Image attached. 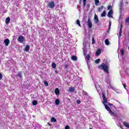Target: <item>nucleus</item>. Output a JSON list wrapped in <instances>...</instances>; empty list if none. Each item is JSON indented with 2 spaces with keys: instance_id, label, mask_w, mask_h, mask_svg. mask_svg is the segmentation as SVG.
<instances>
[{
  "instance_id": "nucleus-34",
  "label": "nucleus",
  "mask_w": 129,
  "mask_h": 129,
  "mask_svg": "<svg viewBox=\"0 0 129 129\" xmlns=\"http://www.w3.org/2000/svg\"><path fill=\"white\" fill-rule=\"evenodd\" d=\"M87 0H83V4H84V7H85L86 6V2Z\"/></svg>"
},
{
  "instance_id": "nucleus-18",
  "label": "nucleus",
  "mask_w": 129,
  "mask_h": 129,
  "mask_svg": "<svg viewBox=\"0 0 129 129\" xmlns=\"http://www.w3.org/2000/svg\"><path fill=\"white\" fill-rule=\"evenodd\" d=\"M74 90H75V89H74L73 87H71L69 88L70 92H74Z\"/></svg>"
},
{
  "instance_id": "nucleus-16",
  "label": "nucleus",
  "mask_w": 129,
  "mask_h": 129,
  "mask_svg": "<svg viewBox=\"0 0 129 129\" xmlns=\"http://www.w3.org/2000/svg\"><path fill=\"white\" fill-rule=\"evenodd\" d=\"M55 104L56 105H58V104L60 103V100L58 99H56L55 100Z\"/></svg>"
},
{
  "instance_id": "nucleus-13",
  "label": "nucleus",
  "mask_w": 129,
  "mask_h": 129,
  "mask_svg": "<svg viewBox=\"0 0 129 129\" xmlns=\"http://www.w3.org/2000/svg\"><path fill=\"white\" fill-rule=\"evenodd\" d=\"M30 50V46L29 45H27L25 48V51L26 52H28Z\"/></svg>"
},
{
  "instance_id": "nucleus-40",
  "label": "nucleus",
  "mask_w": 129,
  "mask_h": 129,
  "mask_svg": "<svg viewBox=\"0 0 129 129\" xmlns=\"http://www.w3.org/2000/svg\"><path fill=\"white\" fill-rule=\"evenodd\" d=\"M64 129H70V127L69 126V125H67L66 126Z\"/></svg>"
},
{
  "instance_id": "nucleus-30",
  "label": "nucleus",
  "mask_w": 129,
  "mask_h": 129,
  "mask_svg": "<svg viewBox=\"0 0 129 129\" xmlns=\"http://www.w3.org/2000/svg\"><path fill=\"white\" fill-rule=\"evenodd\" d=\"M99 62H100V59L99 58L96 59L95 61V62L96 63V64H98V63H99Z\"/></svg>"
},
{
  "instance_id": "nucleus-4",
  "label": "nucleus",
  "mask_w": 129,
  "mask_h": 129,
  "mask_svg": "<svg viewBox=\"0 0 129 129\" xmlns=\"http://www.w3.org/2000/svg\"><path fill=\"white\" fill-rule=\"evenodd\" d=\"M87 26L89 29L92 28V22H91V20L90 19V17H89L88 18Z\"/></svg>"
},
{
  "instance_id": "nucleus-3",
  "label": "nucleus",
  "mask_w": 129,
  "mask_h": 129,
  "mask_svg": "<svg viewBox=\"0 0 129 129\" xmlns=\"http://www.w3.org/2000/svg\"><path fill=\"white\" fill-rule=\"evenodd\" d=\"M47 7L49 8V9H54L55 7V2L53 1L49 2L47 4Z\"/></svg>"
},
{
  "instance_id": "nucleus-35",
  "label": "nucleus",
  "mask_w": 129,
  "mask_h": 129,
  "mask_svg": "<svg viewBox=\"0 0 129 129\" xmlns=\"http://www.w3.org/2000/svg\"><path fill=\"white\" fill-rule=\"evenodd\" d=\"M95 41L94 40V38L93 37L92 39V44H95Z\"/></svg>"
},
{
  "instance_id": "nucleus-48",
  "label": "nucleus",
  "mask_w": 129,
  "mask_h": 129,
  "mask_svg": "<svg viewBox=\"0 0 129 129\" xmlns=\"http://www.w3.org/2000/svg\"><path fill=\"white\" fill-rule=\"evenodd\" d=\"M48 125H51V124L50 123H48Z\"/></svg>"
},
{
  "instance_id": "nucleus-37",
  "label": "nucleus",
  "mask_w": 129,
  "mask_h": 129,
  "mask_svg": "<svg viewBox=\"0 0 129 129\" xmlns=\"http://www.w3.org/2000/svg\"><path fill=\"white\" fill-rule=\"evenodd\" d=\"M77 103L78 104H80L81 103V101H80V100H77Z\"/></svg>"
},
{
  "instance_id": "nucleus-10",
  "label": "nucleus",
  "mask_w": 129,
  "mask_h": 129,
  "mask_svg": "<svg viewBox=\"0 0 129 129\" xmlns=\"http://www.w3.org/2000/svg\"><path fill=\"white\" fill-rule=\"evenodd\" d=\"M54 93L56 94V95H59V94H60V90L58 88L55 89Z\"/></svg>"
},
{
  "instance_id": "nucleus-22",
  "label": "nucleus",
  "mask_w": 129,
  "mask_h": 129,
  "mask_svg": "<svg viewBox=\"0 0 129 129\" xmlns=\"http://www.w3.org/2000/svg\"><path fill=\"white\" fill-rule=\"evenodd\" d=\"M106 16V12L104 11L103 13L101 14V17H105Z\"/></svg>"
},
{
  "instance_id": "nucleus-47",
  "label": "nucleus",
  "mask_w": 129,
  "mask_h": 129,
  "mask_svg": "<svg viewBox=\"0 0 129 129\" xmlns=\"http://www.w3.org/2000/svg\"><path fill=\"white\" fill-rule=\"evenodd\" d=\"M120 127L121 129H123V128L122 126H120Z\"/></svg>"
},
{
  "instance_id": "nucleus-19",
  "label": "nucleus",
  "mask_w": 129,
  "mask_h": 129,
  "mask_svg": "<svg viewBox=\"0 0 129 129\" xmlns=\"http://www.w3.org/2000/svg\"><path fill=\"white\" fill-rule=\"evenodd\" d=\"M105 45H109V41L108 40V39H106L105 40Z\"/></svg>"
},
{
  "instance_id": "nucleus-25",
  "label": "nucleus",
  "mask_w": 129,
  "mask_h": 129,
  "mask_svg": "<svg viewBox=\"0 0 129 129\" xmlns=\"http://www.w3.org/2000/svg\"><path fill=\"white\" fill-rule=\"evenodd\" d=\"M86 59H87V61H89V60L90 59V54H88L87 55Z\"/></svg>"
},
{
  "instance_id": "nucleus-9",
  "label": "nucleus",
  "mask_w": 129,
  "mask_h": 129,
  "mask_svg": "<svg viewBox=\"0 0 129 129\" xmlns=\"http://www.w3.org/2000/svg\"><path fill=\"white\" fill-rule=\"evenodd\" d=\"M4 43H5L6 46H8L10 45V39H6L4 40Z\"/></svg>"
},
{
  "instance_id": "nucleus-20",
  "label": "nucleus",
  "mask_w": 129,
  "mask_h": 129,
  "mask_svg": "<svg viewBox=\"0 0 129 129\" xmlns=\"http://www.w3.org/2000/svg\"><path fill=\"white\" fill-rule=\"evenodd\" d=\"M56 63H55V62H52L51 64V67H52L53 68V69H55V68H56Z\"/></svg>"
},
{
  "instance_id": "nucleus-15",
  "label": "nucleus",
  "mask_w": 129,
  "mask_h": 129,
  "mask_svg": "<svg viewBox=\"0 0 129 129\" xmlns=\"http://www.w3.org/2000/svg\"><path fill=\"white\" fill-rule=\"evenodd\" d=\"M71 58L72 60H73V61H76V60H77V57L75 55H73Z\"/></svg>"
},
{
  "instance_id": "nucleus-2",
  "label": "nucleus",
  "mask_w": 129,
  "mask_h": 129,
  "mask_svg": "<svg viewBox=\"0 0 129 129\" xmlns=\"http://www.w3.org/2000/svg\"><path fill=\"white\" fill-rule=\"evenodd\" d=\"M98 68L101 70H103L104 72L107 73V74L109 73V65L107 64L102 63V64L98 66Z\"/></svg>"
},
{
  "instance_id": "nucleus-49",
  "label": "nucleus",
  "mask_w": 129,
  "mask_h": 129,
  "mask_svg": "<svg viewBox=\"0 0 129 129\" xmlns=\"http://www.w3.org/2000/svg\"><path fill=\"white\" fill-rule=\"evenodd\" d=\"M128 49H129V46L128 47Z\"/></svg>"
},
{
  "instance_id": "nucleus-32",
  "label": "nucleus",
  "mask_w": 129,
  "mask_h": 129,
  "mask_svg": "<svg viewBox=\"0 0 129 129\" xmlns=\"http://www.w3.org/2000/svg\"><path fill=\"white\" fill-rule=\"evenodd\" d=\"M121 34H122V30H120L119 32V37H121Z\"/></svg>"
},
{
  "instance_id": "nucleus-31",
  "label": "nucleus",
  "mask_w": 129,
  "mask_h": 129,
  "mask_svg": "<svg viewBox=\"0 0 129 129\" xmlns=\"http://www.w3.org/2000/svg\"><path fill=\"white\" fill-rule=\"evenodd\" d=\"M44 84L45 86H48V85H49V84L48 83V82H47V81H44Z\"/></svg>"
},
{
  "instance_id": "nucleus-11",
  "label": "nucleus",
  "mask_w": 129,
  "mask_h": 129,
  "mask_svg": "<svg viewBox=\"0 0 129 129\" xmlns=\"http://www.w3.org/2000/svg\"><path fill=\"white\" fill-rule=\"evenodd\" d=\"M100 53H101V50H100V49H98V50L96 51L95 55H96V56H99V54H100Z\"/></svg>"
},
{
  "instance_id": "nucleus-39",
  "label": "nucleus",
  "mask_w": 129,
  "mask_h": 129,
  "mask_svg": "<svg viewBox=\"0 0 129 129\" xmlns=\"http://www.w3.org/2000/svg\"><path fill=\"white\" fill-rule=\"evenodd\" d=\"M111 9V6H110V5L108 6V7H107V9H108V10H110Z\"/></svg>"
},
{
  "instance_id": "nucleus-44",
  "label": "nucleus",
  "mask_w": 129,
  "mask_h": 129,
  "mask_svg": "<svg viewBox=\"0 0 129 129\" xmlns=\"http://www.w3.org/2000/svg\"><path fill=\"white\" fill-rule=\"evenodd\" d=\"M127 5H128V2L126 1L125 2V6H127Z\"/></svg>"
},
{
  "instance_id": "nucleus-26",
  "label": "nucleus",
  "mask_w": 129,
  "mask_h": 129,
  "mask_svg": "<svg viewBox=\"0 0 129 129\" xmlns=\"http://www.w3.org/2000/svg\"><path fill=\"white\" fill-rule=\"evenodd\" d=\"M76 23L77 25H78V26H79V27H81V24H80V21H79V20H77Z\"/></svg>"
},
{
  "instance_id": "nucleus-27",
  "label": "nucleus",
  "mask_w": 129,
  "mask_h": 129,
  "mask_svg": "<svg viewBox=\"0 0 129 129\" xmlns=\"http://www.w3.org/2000/svg\"><path fill=\"white\" fill-rule=\"evenodd\" d=\"M82 94H83V95H85L86 96H87V95H88V94L87 93V92H85L84 91H83L82 92Z\"/></svg>"
},
{
  "instance_id": "nucleus-43",
  "label": "nucleus",
  "mask_w": 129,
  "mask_h": 129,
  "mask_svg": "<svg viewBox=\"0 0 129 129\" xmlns=\"http://www.w3.org/2000/svg\"><path fill=\"white\" fill-rule=\"evenodd\" d=\"M86 51H85V50H84V55L85 56L86 55Z\"/></svg>"
},
{
  "instance_id": "nucleus-8",
  "label": "nucleus",
  "mask_w": 129,
  "mask_h": 129,
  "mask_svg": "<svg viewBox=\"0 0 129 129\" xmlns=\"http://www.w3.org/2000/svg\"><path fill=\"white\" fill-rule=\"evenodd\" d=\"M123 5V0H121L119 5L120 11H122Z\"/></svg>"
},
{
  "instance_id": "nucleus-6",
  "label": "nucleus",
  "mask_w": 129,
  "mask_h": 129,
  "mask_svg": "<svg viewBox=\"0 0 129 129\" xmlns=\"http://www.w3.org/2000/svg\"><path fill=\"white\" fill-rule=\"evenodd\" d=\"M112 15H113V11L112 10H110L109 12H108L107 16L108 18H112Z\"/></svg>"
},
{
  "instance_id": "nucleus-23",
  "label": "nucleus",
  "mask_w": 129,
  "mask_h": 129,
  "mask_svg": "<svg viewBox=\"0 0 129 129\" xmlns=\"http://www.w3.org/2000/svg\"><path fill=\"white\" fill-rule=\"evenodd\" d=\"M111 27V21H110V20L109 21V27L108 28V30H109V31H110V28Z\"/></svg>"
},
{
  "instance_id": "nucleus-33",
  "label": "nucleus",
  "mask_w": 129,
  "mask_h": 129,
  "mask_svg": "<svg viewBox=\"0 0 129 129\" xmlns=\"http://www.w3.org/2000/svg\"><path fill=\"white\" fill-rule=\"evenodd\" d=\"M64 67L65 69H67L69 67V65L68 64H66L64 65Z\"/></svg>"
},
{
  "instance_id": "nucleus-46",
  "label": "nucleus",
  "mask_w": 129,
  "mask_h": 129,
  "mask_svg": "<svg viewBox=\"0 0 129 129\" xmlns=\"http://www.w3.org/2000/svg\"><path fill=\"white\" fill-rule=\"evenodd\" d=\"M109 31H110L109 30H108V31H107V33H109Z\"/></svg>"
},
{
  "instance_id": "nucleus-5",
  "label": "nucleus",
  "mask_w": 129,
  "mask_h": 129,
  "mask_svg": "<svg viewBox=\"0 0 129 129\" xmlns=\"http://www.w3.org/2000/svg\"><path fill=\"white\" fill-rule=\"evenodd\" d=\"M24 40H25V38L24 37V36H23V35L19 36L18 39V41L19 42H24Z\"/></svg>"
},
{
  "instance_id": "nucleus-29",
  "label": "nucleus",
  "mask_w": 129,
  "mask_h": 129,
  "mask_svg": "<svg viewBox=\"0 0 129 129\" xmlns=\"http://www.w3.org/2000/svg\"><path fill=\"white\" fill-rule=\"evenodd\" d=\"M120 53H121V56H123V55H124V50H123V49H121Z\"/></svg>"
},
{
  "instance_id": "nucleus-14",
  "label": "nucleus",
  "mask_w": 129,
  "mask_h": 129,
  "mask_svg": "<svg viewBox=\"0 0 129 129\" xmlns=\"http://www.w3.org/2000/svg\"><path fill=\"white\" fill-rule=\"evenodd\" d=\"M123 124L124 126H125V127L129 128V123L127 122H123Z\"/></svg>"
},
{
  "instance_id": "nucleus-1",
  "label": "nucleus",
  "mask_w": 129,
  "mask_h": 129,
  "mask_svg": "<svg viewBox=\"0 0 129 129\" xmlns=\"http://www.w3.org/2000/svg\"><path fill=\"white\" fill-rule=\"evenodd\" d=\"M102 95L103 98L102 103L104 104L106 109L108 111H109V113H110V115H112V116H117V114L115 112H113V111H112L110 109V108H109V107L107 106V104H108L109 105H112V106H114V108H116L115 107V106H113L112 104L107 102V99L105 97V95L104 94V93H102ZM106 103H107V104H106Z\"/></svg>"
},
{
  "instance_id": "nucleus-28",
  "label": "nucleus",
  "mask_w": 129,
  "mask_h": 129,
  "mask_svg": "<svg viewBox=\"0 0 129 129\" xmlns=\"http://www.w3.org/2000/svg\"><path fill=\"white\" fill-rule=\"evenodd\" d=\"M99 4V0H95V4L96 6H98V4Z\"/></svg>"
},
{
  "instance_id": "nucleus-36",
  "label": "nucleus",
  "mask_w": 129,
  "mask_h": 129,
  "mask_svg": "<svg viewBox=\"0 0 129 129\" xmlns=\"http://www.w3.org/2000/svg\"><path fill=\"white\" fill-rule=\"evenodd\" d=\"M125 23H129V16L128 18L126 19V20H125Z\"/></svg>"
},
{
  "instance_id": "nucleus-21",
  "label": "nucleus",
  "mask_w": 129,
  "mask_h": 129,
  "mask_svg": "<svg viewBox=\"0 0 129 129\" xmlns=\"http://www.w3.org/2000/svg\"><path fill=\"white\" fill-rule=\"evenodd\" d=\"M18 77H19V78H23V76H22V72H19L18 73Z\"/></svg>"
},
{
  "instance_id": "nucleus-12",
  "label": "nucleus",
  "mask_w": 129,
  "mask_h": 129,
  "mask_svg": "<svg viewBox=\"0 0 129 129\" xmlns=\"http://www.w3.org/2000/svg\"><path fill=\"white\" fill-rule=\"evenodd\" d=\"M10 21H11L10 17H7L5 20L6 24H10Z\"/></svg>"
},
{
  "instance_id": "nucleus-42",
  "label": "nucleus",
  "mask_w": 129,
  "mask_h": 129,
  "mask_svg": "<svg viewBox=\"0 0 129 129\" xmlns=\"http://www.w3.org/2000/svg\"><path fill=\"white\" fill-rule=\"evenodd\" d=\"M3 79V75H2L1 73H0V80H2Z\"/></svg>"
},
{
  "instance_id": "nucleus-17",
  "label": "nucleus",
  "mask_w": 129,
  "mask_h": 129,
  "mask_svg": "<svg viewBox=\"0 0 129 129\" xmlns=\"http://www.w3.org/2000/svg\"><path fill=\"white\" fill-rule=\"evenodd\" d=\"M51 120L52 122H56V121H57V120L56 119V118H55V117H52L51 118Z\"/></svg>"
},
{
  "instance_id": "nucleus-7",
  "label": "nucleus",
  "mask_w": 129,
  "mask_h": 129,
  "mask_svg": "<svg viewBox=\"0 0 129 129\" xmlns=\"http://www.w3.org/2000/svg\"><path fill=\"white\" fill-rule=\"evenodd\" d=\"M94 22L95 24H98V23L99 22L98 17H97V15H96V14H95L94 16Z\"/></svg>"
},
{
  "instance_id": "nucleus-45",
  "label": "nucleus",
  "mask_w": 129,
  "mask_h": 129,
  "mask_svg": "<svg viewBox=\"0 0 129 129\" xmlns=\"http://www.w3.org/2000/svg\"><path fill=\"white\" fill-rule=\"evenodd\" d=\"M123 87H124V88H125V87H126L125 84H123Z\"/></svg>"
},
{
  "instance_id": "nucleus-41",
  "label": "nucleus",
  "mask_w": 129,
  "mask_h": 129,
  "mask_svg": "<svg viewBox=\"0 0 129 129\" xmlns=\"http://www.w3.org/2000/svg\"><path fill=\"white\" fill-rule=\"evenodd\" d=\"M122 27H123V26H122V24H121L120 25V30H122Z\"/></svg>"
},
{
  "instance_id": "nucleus-38",
  "label": "nucleus",
  "mask_w": 129,
  "mask_h": 129,
  "mask_svg": "<svg viewBox=\"0 0 129 129\" xmlns=\"http://www.w3.org/2000/svg\"><path fill=\"white\" fill-rule=\"evenodd\" d=\"M102 9H103V6H102L101 8H99L98 9V12H100L101 11Z\"/></svg>"
},
{
  "instance_id": "nucleus-24",
  "label": "nucleus",
  "mask_w": 129,
  "mask_h": 129,
  "mask_svg": "<svg viewBox=\"0 0 129 129\" xmlns=\"http://www.w3.org/2000/svg\"><path fill=\"white\" fill-rule=\"evenodd\" d=\"M32 104L33 105H37V104H38V101H37V100H34L32 102Z\"/></svg>"
}]
</instances>
